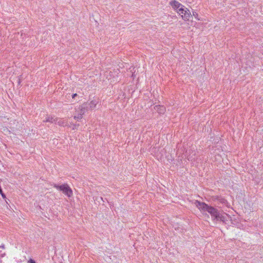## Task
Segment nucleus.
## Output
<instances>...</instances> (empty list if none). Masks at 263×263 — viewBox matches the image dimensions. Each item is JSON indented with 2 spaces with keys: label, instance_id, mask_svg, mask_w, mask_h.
I'll return each mask as SVG.
<instances>
[{
  "label": "nucleus",
  "instance_id": "1",
  "mask_svg": "<svg viewBox=\"0 0 263 263\" xmlns=\"http://www.w3.org/2000/svg\"><path fill=\"white\" fill-rule=\"evenodd\" d=\"M194 204L201 212L206 211L210 214L212 217H214L217 220L225 222L226 218L224 215L223 214H220L216 209L213 206L208 205L204 202H201L197 200L195 201Z\"/></svg>",
  "mask_w": 263,
  "mask_h": 263
},
{
  "label": "nucleus",
  "instance_id": "2",
  "mask_svg": "<svg viewBox=\"0 0 263 263\" xmlns=\"http://www.w3.org/2000/svg\"><path fill=\"white\" fill-rule=\"evenodd\" d=\"M88 110L87 103H85L76 108L74 119L79 120L82 118L83 115Z\"/></svg>",
  "mask_w": 263,
  "mask_h": 263
},
{
  "label": "nucleus",
  "instance_id": "3",
  "mask_svg": "<svg viewBox=\"0 0 263 263\" xmlns=\"http://www.w3.org/2000/svg\"><path fill=\"white\" fill-rule=\"evenodd\" d=\"M53 187L57 190L62 191L65 195L69 197H71L73 195L72 190L67 184H63L61 185L54 184L53 185Z\"/></svg>",
  "mask_w": 263,
  "mask_h": 263
},
{
  "label": "nucleus",
  "instance_id": "4",
  "mask_svg": "<svg viewBox=\"0 0 263 263\" xmlns=\"http://www.w3.org/2000/svg\"><path fill=\"white\" fill-rule=\"evenodd\" d=\"M177 14L184 21H189L192 17V13L190 10L185 6L177 12Z\"/></svg>",
  "mask_w": 263,
  "mask_h": 263
},
{
  "label": "nucleus",
  "instance_id": "5",
  "mask_svg": "<svg viewBox=\"0 0 263 263\" xmlns=\"http://www.w3.org/2000/svg\"><path fill=\"white\" fill-rule=\"evenodd\" d=\"M170 5L177 13L184 6L176 0H171L170 2Z\"/></svg>",
  "mask_w": 263,
  "mask_h": 263
},
{
  "label": "nucleus",
  "instance_id": "6",
  "mask_svg": "<svg viewBox=\"0 0 263 263\" xmlns=\"http://www.w3.org/2000/svg\"><path fill=\"white\" fill-rule=\"evenodd\" d=\"M154 108L159 114H164L166 110V108L163 105H156L154 107Z\"/></svg>",
  "mask_w": 263,
  "mask_h": 263
},
{
  "label": "nucleus",
  "instance_id": "7",
  "mask_svg": "<svg viewBox=\"0 0 263 263\" xmlns=\"http://www.w3.org/2000/svg\"><path fill=\"white\" fill-rule=\"evenodd\" d=\"M98 101L97 100H93L91 101L89 103H87V106H88V110L89 109H93L96 107V105L98 103Z\"/></svg>",
  "mask_w": 263,
  "mask_h": 263
},
{
  "label": "nucleus",
  "instance_id": "8",
  "mask_svg": "<svg viewBox=\"0 0 263 263\" xmlns=\"http://www.w3.org/2000/svg\"><path fill=\"white\" fill-rule=\"evenodd\" d=\"M58 119H54L53 117L50 116H47L45 119L43 120L44 122L56 123Z\"/></svg>",
  "mask_w": 263,
  "mask_h": 263
},
{
  "label": "nucleus",
  "instance_id": "9",
  "mask_svg": "<svg viewBox=\"0 0 263 263\" xmlns=\"http://www.w3.org/2000/svg\"><path fill=\"white\" fill-rule=\"evenodd\" d=\"M56 123H57L60 126H65L68 125V121L67 119H58L57 121L56 122Z\"/></svg>",
  "mask_w": 263,
  "mask_h": 263
},
{
  "label": "nucleus",
  "instance_id": "10",
  "mask_svg": "<svg viewBox=\"0 0 263 263\" xmlns=\"http://www.w3.org/2000/svg\"><path fill=\"white\" fill-rule=\"evenodd\" d=\"M193 16L197 20V21H201V18L200 17L199 15V14L196 12V11H193L192 12V16Z\"/></svg>",
  "mask_w": 263,
  "mask_h": 263
},
{
  "label": "nucleus",
  "instance_id": "11",
  "mask_svg": "<svg viewBox=\"0 0 263 263\" xmlns=\"http://www.w3.org/2000/svg\"><path fill=\"white\" fill-rule=\"evenodd\" d=\"M28 263H35V261L32 259H30L28 261Z\"/></svg>",
  "mask_w": 263,
  "mask_h": 263
},
{
  "label": "nucleus",
  "instance_id": "12",
  "mask_svg": "<svg viewBox=\"0 0 263 263\" xmlns=\"http://www.w3.org/2000/svg\"><path fill=\"white\" fill-rule=\"evenodd\" d=\"M77 96V93H74V94L72 95V98L73 99H74Z\"/></svg>",
  "mask_w": 263,
  "mask_h": 263
},
{
  "label": "nucleus",
  "instance_id": "13",
  "mask_svg": "<svg viewBox=\"0 0 263 263\" xmlns=\"http://www.w3.org/2000/svg\"><path fill=\"white\" fill-rule=\"evenodd\" d=\"M0 248H2V249H5V246L4 245H2L1 246H0Z\"/></svg>",
  "mask_w": 263,
  "mask_h": 263
},
{
  "label": "nucleus",
  "instance_id": "14",
  "mask_svg": "<svg viewBox=\"0 0 263 263\" xmlns=\"http://www.w3.org/2000/svg\"><path fill=\"white\" fill-rule=\"evenodd\" d=\"M224 215H227V216H228V215L227 214H226V213H224Z\"/></svg>",
  "mask_w": 263,
  "mask_h": 263
}]
</instances>
